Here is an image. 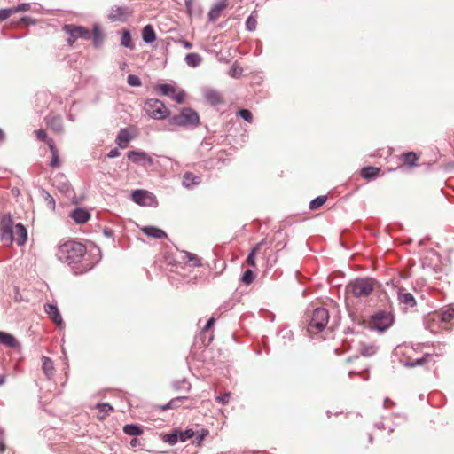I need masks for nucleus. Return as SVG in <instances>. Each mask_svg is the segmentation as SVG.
Returning <instances> with one entry per match:
<instances>
[{
	"label": "nucleus",
	"instance_id": "obj_1",
	"mask_svg": "<svg viewBox=\"0 0 454 454\" xmlns=\"http://www.w3.org/2000/svg\"><path fill=\"white\" fill-rule=\"evenodd\" d=\"M97 254L87 251L86 247L74 240H69L59 247L56 256L63 263H67L72 271L78 275L83 274L93 269L100 260L99 248Z\"/></svg>",
	"mask_w": 454,
	"mask_h": 454
},
{
	"label": "nucleus",
	"instance_id": "obj_2",
	"mask_svg": "<svg viewBox=\"0 0 454 454\" xmlns=\"http://www.w3.org/2000/svg\"><path fill=\"white\" fill-rule=\"evenodd\" d=\"M168 123L184 128H196L200 125V116L194 109L184 107L179 114L169 116Z\"/></svg>",
	"mask_w": 454,
	"mask_h": 454
},
{
	"label": "nucleus",
	"instance_id": "obj_3",
	"mask_svg": "<svg viewBox=\"0 0 454 454\" xmlns=\"http://www.w3.org/2000/svg\"><path fill=\"white\" fill-rule=\"evenodd\" d=\"M145 110L154 120H165L169 118L170 112L164 103L157 98H149L145 101Z\"/></svg>",
	"mask_w": 454,
	"mask_h": 454
},
{
	"label": "nucleus",
	"instance_id": "obj_4",
	"mask_svg": "<svg viewBox=\"0 0 454 454\" xmlns=\"http://www.w3.org/2000/svg\"><path fill=\"white\" fill-rule=\"evenodd\" d=\"M375 281L372 278H356L350 282L348 289L356 298L368 297L374 290Z\"/></svg>",
	"mask_w": 454,
	"mask_h": 454
},
{
	"label": "nucleus",
	"instance_id": "obj_5",
	"mask_svg": "<svg viewBox=\"0 0 454 454\" xmlns=\"http://www.w3.org/2000/svg\"><path fill=\"white\" fill-rule=\"evenodd\" d=\"M62 30L68 35L67 43L69 46H73L78 39L89 40L91 38L90 31L82 26L66 24L63 26Z\"/></svg>",
	"mask_w": 454,
	"mask_h": 454
},
{
	"label": "nucleus",
	"instance_id": "obj_6",
	"mask_svg": "<svg viewBox=\"0 0 454 454\" xmlns=\"http://www.w3.org/2000/svg\"><path fill=\"white\" fill-rule=\"evenodd\" d=\"M329 321V312L326 309L318 307L313 310L311 319L308 325V330L311 332L315 329L317 332L323 331Z\"/></svg>",
	"mask_w": 454,
	"mask_h": 454
},
{
	"label": "nucleus",
	"instance_id": "obj_7",
	"mask_svg": "<svg viewBox=\"0 0 454 454\" xmlns=\"http://www.w3.org/2000/svg\"><path fill=\"white\" fill-rule=\"evenodd\" d=\"M394 319L391 312L380 310L372 316V324L377 331L383 333L393 325Z\"/></svg>",
	"mask_w": 454,
	"mask_h": 454
},
{
	"label": "nucleus",
	"instance_id": "obj_8",
	"mask_svg": "<svg viewBox=\"0 0 454 454\" xmlns=\"http://www.w3.org/2000/svg\"><path fill=\"white\" fill-rule=\"evenodd\" d=\"M131 198L135 203L144 207H155L158 204L156 196L146 190L133 191Z\"/></svg>",
	"mask_w": 454,
	"mask_h": 454
},
{
	"label": "nucleus",
	"instance_id": "obj_9",
	"mask_svg": "<svg viewBox=\"0 0 454 454\" xmlns=\"http://www.w3.org/2000/svg\"><path fill=\"white\" fill-rule=\"evenodd\" d=\"M0 238L3 242L7 244L14 241L13 221L10 215L2 217Z\"/></svg>",
	"mask_w": 454,
	"mask_h": 454
},
{
	"label": "nucleus",
	"instance_id": "obj_10",
	"mask_svg": "<svg viewBox=\"0 0 454 454\" xmlns=\"http://www.w3.org/2000/svg\"><path fill=\"white\" fill-rule=\"evenodd\" d=\"M127 158L129 160L137 164L147 163L150 166L153 164V158L144 151H129L127 153Z\"/></svg>",
	"mask_w": 454,
	"mask_h": 454
},
{
	"label": "nucleus",
	"instance_id": "obj_11",
	"mask_svg": "<svg viewBox=\"0 0 454 454\" xmlns=\"http://www.w3.org/2000/svg\"><path fill=\"white\" fill-rule=\"evenodd\" d=\"M129 14H130V12L128 7L114 6V7H112L111 12L108 14V19L113 22H114V21L124 22L127 20V18Z\"/></svg>",
	"mask_w": 454,
	"mask_h": 454
},
{
	"label": "nucleus",
	"instance_id": "obj_12",
	"mask_svg": "<svg viewBox=\"0 0 454 454\" xmlns=\"http://www.w3.org/2000/svg\"><path fill=\"white\" fill-rule=\"evenodd\" d=\"M397 299L401 304L407 308H413L417 305V301L412 294L407 292L403 287L397 289Z\"/></svg>",
	"mask_w": 454,
	"mask_h": 454
},
{
	"label": "nucleus",
	"instance_id": "obj_13",
	"mask_svg": "<svg viewBox=\"0 0 454 454\" xmlns=\"http://www.w3.org/2000/svg\"><path fill=\"white\" fill-rule=\"evenodd\" d=\"M70 217L78 224L85 223L89 221L90 217V214L88 210L82 208V207H76L74 209L71 214Z\"/></svg>",
	"mask_w": 454,
	"mask_h": 454
},
{
	"label": "nucleus",
	"instance_id": "obj_14",
	"mask_svg": "<svg viewBox=\"0 0 454 454\" xmlns=\"http://www.w3.org/2000/svg\"><path fill=\"white\" fill-rule=\"evenodd\" d=\"M44 311L58 326L63 325L61 315L56 305L51 303L45 304Z\"/></svg>",
	"mask_w": 454,
	"mask_h": 454
},
{
	"label": "nucleus",
	"instance_id": "obj_15",
	"mask_svg": "<svg viewBox=\"0 0 454 454\" xmlns=\"http://www.w3.org/2000/svg\"><path fill=\"white\" fill-rule=\"evenodd\" d=\"M204 98L211 106H217L223 103L222 95L215 90L207 88L204 90Z\"/></svg>",
	"mask_w": 454,
	"mask_h": 454
},
{
	"label": "nucleus",
	"instance_id": "obj_16",
	"mask_svg": "<svg viewBox=\"0 0 454 454\" xmlns=\"http://www.w3.org/2000/svg\"><path fill=\"white\" fill-rule=\"evenodd\" d=\"M14 241L18 246H22L26 243L27 239V231L26 227L19 223L15 225L14 229Z\"/></svg>",
	"mask_w": 454,
	"mask_h": 454
},
{
	"label": "nucleus",
	"instance_id": "obj_17",
	"mask_svg": "<svg viewBox=\"0 0 454 454\" xmlns=\"http://www.w3.org/2000/svg\"><path fill=\"white\" fill-rule=\"evenodd\" d=\"M47 126L57 133L63 131V121L59 115L49 114L45 118Z\"/></svg>",
	"mask_w": 454,
	"mask_h": 454
},
{
	"label": "nucleus",
	"instance_id": "obj_18",
	"mask_svg": "<svg viewBox=\"0 0 454 454\" xmlns=\"http://www.w3.org/2000/svg\"><path fill=\"white\" fill-rule=\"evenodd\" d=\"M131 139L132 136L129 133V129L124 128L121 129L120 131L118 132L115 142L120 148L124 149L128 146Z\"/></svg>",
	"mask_w": 454,
	"mask_h": 454
},
{
	"label": "nucleus",
	"instance_id": "obj_19",
	"mask_svg": "<svg viewBox=\"0 0 454 454\" xmlns=\"http://www.w3.org/2000/svg\"><path fill=\"white\" fill-rule=\"evenodd\" d=\"M201 183V178L192 172H186L183 176L182 185L186 189H192Z\"/></svg>",
	"mask_w": 454,
	"mask_h": 454
},
{
	"label": "nucleus",
	"instance_id": "obj_20",
	"mask_svg": "<svg viewBox=\"0 0 454 454\" xmlns=\"http://www.w3.org/2000/svg\"><path fill=\"white\" fill-rule=\"evenodd\" d=\"M0 343L8 348L20 347L19 341L12 334L2 331H0Z\"/></svg>",
	"mask_w": 454,
	"mask_h": 454
},
{
	"label": "nucleus",
	"instance_id": "obj_21",
	"mask_svg": "<svg viewBox=\"0 0 454 454\" xmlns=\"http://www.w3.org/2000/svg\"><path fill=\"white\" fill-rule=\"evenodd\" d=\"M141 230L144 234L154 239H160L168 237L167 233L163 230L155 226H145Z\"/></svg>",
	"mask_w": 454,
	"mask_h": 454
},
{
	"label": "nucleus",
	"instance_id": "obj_22",
	"mask_svg": "<svg viewBox=\"0 0 454 454\" xmlns=\"http://www.w3.org/2000/svg\"><path fill=\"white\" fill-rule=\"evenodd\" d=\"M91 34L93 45L95 48H99L103 44L104 42V34L100 28L98 24H94L93 30Z\"/></svg>",
	"mask_w": 454,
	"mask_h": 454
},
{
	"label": "nucleus",
	"instance_id": "obj_23",
	"mask_svg": "<svg viewBox=\"0 0 454 454\" xmlns=\"http://www.w3.org/2000/svg\"><path fill=\"white\" fill-rule=\"evenodd\" d=\"M225 7H226L225 0H222V1L218 2L217 4H215L208 12V20L210 21L216 20L220 17L221 12H223V10Z\"/></svg>",
	"mask_w": 454,
	"mask_h": 454
},
{
	"label": "nucleus",
	"instance_id": "obj_24",
	"mask_svg": "<svg viewBox=\"0 0 454 454\" xmlns=\"http://www.w3.org/2000/svg\"><path fill=\"white\" fill-rule=\"evenodd\" d=\"M378 346L374 342L364 343L360 342L359 351L364 356H372L376 354Z\"/></svg>",
	"mask_w": 454,
	"mask_h": 454
},
{
	"label": "nucleus",
	"instance_id": "obj_25",
	"mask_svg": "<svg viewBox=\"0 0 454 454\" xmlns=\"http://www.w3.org/2000/svg\"><path fill=\"white\" fill-rule=\"evenodd\" d=\"M142 39L145 43H153L156 40V33L152 25L148 24L144 27Z\"/></svg>",
	"mask_w": 454,
	"mask_h": 454
},
{
	"label": "nucleus",
	"instance_id": "obj_26",
	"mask_svg": "<svg viewBox=\"0 0 454 454\" xmlns=\"http://www.w3.org/2000/svg\"><path fill=\"white\" fill-rule=\"evenodd\" d=\"M380 169L377 167L367 166L361 169V176L364 179L371 180L375 178L380 173Z\"/></svg>",
	"mask_w": 454,
	"mask_h": 454
},
{
	"label": "nucleus",
	"instance_id": "obj_27",
	"mask_svg": "<svg viewBox=\"0 0 454 454\" xmlns=\"http://www.w3.org/2000/svg\"><path fill=\"white\" fill-rule=\"evenodd\" d=\"M185 63L192 67H197L202 62V58L199 53L191 52L185 55Z\"/></svg>",
	"mask_w": 454,
	"mask_h": 454
},
{
	"label": "nucleus",
	"instance_id": "obj_28",
	"mask_svg": "<svg viewBox=\"0 0 454 454\" xmlns=\"http://www.w3.org/2000/svg\"><path fill=\"white\" fill-rule=\"evenodd\" d=\"M42 361H43V370L44 372V373L46 374V376L48 378H50L51 376L53 375V372H54V364H53V361L47 357V356H43L42 357Z\"/></svg>",
	"mask_w": 454,
	"mask_h": 454
},
{
	"label": "nucleus",
	"instance_id": "obj_29",
	"mask_svg": "<svg viewBox=\"0 0 454 454\" xmlns=\"http://www.w3.org/2000/svg\"><path fill=\"white\" fill-rule=\"evenodd\" d=\"M123 432L131 436H137L142 434L143 430L137 424H127L123 427Z\"/></svg>",
	"mask_w": 454,
	"mask_h": 454
},
{
	"label": "nucleus",
	"instance_id": "obj_30",
	"mask_svg": "<svg viewBox=\"0 0 454 454\" xmlns=\"http://www.w3.org/2000/svg\"><path fill=\"white\" fill-rule=\"evenodd\" d=\"M265 243V240H262L261 242L257 243L255 247L252 248L250 253L248 254L247 257V262L251 265L252 267L255 266V255L259 248Z\"/></svg>",
	"mask_w": 454,
	"mask_h": 454
},
{
	"label": "nucleus",
	"instance_id": "obj_31",
	"mask_svg": "<svg viewBox=\"0 0 454 454\" xmlns=\"http://www.w3.org/2000/svg\"><path fill=\"white\" fill-rule=\"evenodd\" d=\"M48 145H49L51 153V160L50 162V166L52 168H58V167H59V159L57 150L53 145L52 140L48 141Z\"/></svg>",
	"mask_w": 454,
	"mask_h": 454
},
{
	"label": "nucleus",
	"instance_id": "obj_32",
	"mask_svg": "<svg viewBox=\"0 0 454 454\" xmlns=\"http://www.w3.org/2000/svg\"><path fill=\"white\" fill-rule=\"evenodd\" d=\"M162 441L164 442H168L169 445H175L179 441V434L178 430L175 429L170 434H164L162 436Z\"/></svg>",
	"mask_w": 454,
	"mask_h": 454
},
{
	"label": "nucleus",
	"instance_id": "obj_33",
	"mask_svg": "<svg viewBox=\"0 0 454 454\" xmlns=\"http://www.w3.org/2000/svg\"><path fill=\"white\" fill-rule=\"evenodd\" d=\"M256 11H254L246 20V28L249 32H254L257 27Z\"/></svg>",
	"mask_w": 454,
	"mask_h": 454
},
{
	"label": "nucleus",
	"instance_id": "obj_34",
	"mask_svg": "<svg viewBox=\"0 0 454 454\" xmlns=\"http://www.w3.org/2000/svg\"><path fill=\"white\" fill-rule=\"evenodd\" d=\"M156 90H158L162 96L171 97L175 92V88L171 84L164 83L158 84L156 86Z\"/></svg>",
	"mask_w": 454,
	"mask_h": 454
},
{
	"label": "nucleus",
	"instance_id": "obj_35",
	"mask_svg": "<svg viewBox=\"0 0 454 454\" xmlns=\"http://www.w3.org/2000/svg\"><path fill=\"white\" fill-rule=\"evenodd\" d=\"M418 157L415 153L408 152L402 154V160L404 164L409 166H415Z\"/></svg>",
	"mask_w": 454,
	"mask_h": 454
},
{
	"label": "nucleus",
	"instance_id": "obj_36",
	"mask_svg": "<svg viewBox=\"0 0 454 454\" xmlns=\"http://www.w3.org/2000/svg\"><path fill=\"white\" fill-rule=\"evenodd\" d=\"M326 200H327V197L325 195H321V196H317V197L314 198L309 202V209H311V210L317 209L318 207H320L321 206H323L325 203Z\"/></svg>",
	"mask_w": 454,
	"mask_h": 454
},
{
	"label": "nucleus",
	"instance_id": "obj_37",
	"mask_svg": "<svg viewBox=\"0 0 454 454\" xmlns=\"http://www.w3.org/2000/svg\"><path fill=\"white\" fill-rule=\"evenodd\" d=\"M121 45L126 48L133 49L134 45L131 42V35L129 31L124 30L121 38Z\"/></svg>",
	"mask_w": 454,
	"mask_h": 454
},
{
	"label": "nucleus",
	"instance_id": "obj_38",
	"mask_svg": "<svg viewBox=\"0 0 454 454\" xmlns=\"http://www.w3.org/2000/svg\"><path fill=\"white\" fill-rule=\"evenodd\" d=\"M454 318V307H449L441 311V319L443 322H450Z\"/></svg>",
	"mask_w": 454,
	"mask_h": 454
},
{
	"label": "nucleus",
	"instance_id": "obj_39",
	"mask_svg": "<svg viewBox=\"0 0 454 454\" xmlns=\"http://www.w3.org/2000/svg\"><path fill=\"white\" fill-rule=\"evenodd\" d=\"M41 194L43 198L44 199V201L46 202L47 206L51 208L52 210H55V200L54 198L44 189L41 190Z\"/></svg>",
	"mask_w": 454,
	"mask_h": 454
},
{
	"label": "nucleus",
	"instance_id": "obj_40",
	"mask_svg": "<svg viewBox=\"0 0 454 454\" xmlns=\"http://www.w3.org/2000/svg\"><path fill=\"white\" fill-rule=\"evenodd\" d=\"M179 434V441L182 442H186L187 440L192 438L195 435V432L192 429H185L184 431L178 430Z\"/></svg>",
	"mask_w": 454,
	"mask_h": 454
},
{
	"label": "nucleus",
	"instance_id": "obj_41",
	"mask_svg": "<svg viewBox=\"0 0 454 454\" xmlns=\"http://www.w3.org/2000/svg\"><path fill=\"white\" fill-rule=\"evenodd\" d=\"M208 435V430L202 428L200 431L195 433V437L193 443L196 445H200L204 439Z\"/></svg>",
	"mask_w": 454,
	"mask_h": 454
},
{
	"label": "nucleus",
	"instance_id": "obj_42",
	"mask_svg": "<svg viewBox=\"0 0 454 454\" xmlns=\"http://www.w3.org/2000/svg\"><path fill=\"white\" fill-rule=\"evenodd\" d=\"M184 254H185V257L187 258V260L192 262V266H193V267L201 266L200 259L195 254H192V253H190L187 251H185Z\"/></svg>",
	"mask_w": 454,
	"mask_h": 454
},
{
	"label": "nucleus",
	"instance_id": "obj_43",
	"mask_svg": "<svg viewBox=\"0 0 454 454\" xmlns=\"http://www.w3.org/2000/svg\"><path fill=\"white\" fill-rule=\"evenodd\" d=\"M254 279V273L252 270H247L241 277V281L246 285H250Z\"/></svg>",
	"mask_w": 454,
	"mask_h": 454
},
{
	"label": "nucleus",
	"instance_id": "obj_44",
	"mask_svg": "<svg viewBox=\"0 0 454 454\" xmlns=\"http://www.w3.org/2000/svg\"><path fill=\"white\" fill-rule=\"evenodd\" d=\"M96 409L104 414H108L110 411L114 410L113 406L108 403H100L96 405Z\"/></svg>",
	"mask_w": 454,
	"mask_h": 454
},
{
	"label": "nucleus",
	"instance_id": "obj_45",
	"mask_svg": "<svg viewBox=\"0 0 454 454\" xmlns=\"http://www.w3.org/2000/svg\"><path fill=\"white\" fill-rule=\"evenodd\" d=\"M238 115L247 122H251L253 120V114L248 109H239L238 111Z\"/></svg>",
	"mask_w": 454,
	"mask_h": 454
},
{
	"label": "nucleus",
	"instance_id": "obj_46",
	"mask_svg": "<svg viewBox=\"0 0 454 454\" xmlns=\"http://www.w3.org/2000/svg\"><path fill=\"white\" fill-rule=\"evenodd\" d=\"M127 82L131 87H137L141 85V80L136 74H129L127 77Z\"/></svg>",
	"mask_w": 454,
	"mask_h": 454
},
{
	"label": "nucleus",
	"instance_id": "obj_47",
	"mask_svg": "<svg viewBox=\"0 0 454 454\" xmlns=\"http://www.w3.org/2000/svg\"><path fill=\"white\" fill-rule=\"evenodd\" d=\"M185 385H187V390L189 391L190 390V384L186 381L185 379H183V380H176V381H174L173 384H172V387L174 389L176 390H181L182 388H184L185 387Z\"/></svg>",
	"mask_w": 454,
	"mask_h": 454
},
{
	"label": "nucleus",
	"instance_id": "obj_48",
	"mask_svg": "<svg viewBox=\"0 0 454 454\" xmlns=\"http://www.w3.org/2000/svg\"><path fill=\"white\" fill-rule=\"evenodd\" d=\"M242 68H240L239 67L236 66L235 64L231 67V69L229 70V75L231 76V77H234V78H239V76H241L242 74Z\"/></svg>",
	"mask_w": 454,
	"mask_h": 454
},
{
	"label": "nucleus",
	"instance_id": "obj_49",
	"mask_svg": "<svg viewBox=\"0 0 454 454\" xmlns=\"http://www.w3.org/2000/svg\"><path fill=\"white\" fill-rule=\"evenodd\" d=\"M179 405V399H171L167 404L160 406L162 411H166L168 409H176Z\"/></svg>",
	"mask_w": 454,
	"mask_h": 454
},
{
	"label": "nucleus",
	"instance_id": "obj_50",
	"mask_svg": "<svg viewBox=\"0 0 454 454\" xmlns=\"http://www.w3.org/2000/svg\"><path fill=\"white\" fill-rule=\"evenodd\" d=\"M30 9V4L27 3H22L17 6L12 7V13L18 12H27Z\"/></svg>",
	"mask_w": 454,
	"mask_h": 454
},
{
	"label": "nucleus",
	"instance_id": "obj_51",
	"mask_svg": "<svg viewBox=\"0 0 454 454\" xmlns=\"http://www.w3.org/2000/svg\"><path fill=\"white\" fill-rule=\"evenodd\" d=\"M12 14V8L0 9V22L5 20Z\"/></svg>",
	"mask_w": 454,
	"mask_h": 454
},
{
	"label": "nucleus",
	"instance_id": "obj_52",
	"mask_svg": "<svg viewBox=\"0 0 454 454\" xmlns=\"http://www.w3.org/2000/svg\"><path fill=\"white\" fill-rule=\"evenodd\" d=\"M230 395H231L230 392H227V393H225L223 395H217L215 397V400H216V402L218 403H221L223 405H226L229 403Z\"/></svg>",
	"mask_w": 454,
	"mask_h": 454
},
{
	"label": "nucleus",
	"instance_id": "obj_53",
	"mask_svg": "<svg viewBox=\"0 0 454 454\" xmlns=\"http://www.w3.org/2000/svg\"><path fill=\"white\" fill-rule=\"evenodd\" d=\"M426 362H427V357L424 356V357H421V358H418V359L414 360L411 363H408V364H406V365L408 367L420 366V365L425 364Z\"/></svg>",
	"mask_w": 454,
	"mask_h": 454
},
{
	"label": "nucleus",
	"instance_id": "obj_54",
	"mask_svg": "<svg viewBox=\"0 0 454 454\" xmlns=\"http://www.w3.org/2000/svg\"><path fill=\"white\" fill-rule=\"evenodd\" d=\"M184 95H185L184 91H181L177 94H175V92H174L170 98L172 99H174L176 103L182 104L184 100Z\"/></svg>",
	"mask_w": 454,
	"mask_h": 454
},
{
	"label": "nucleus",
	"instance_id": "obj_55",
	"mask_svg": "<svg viewBox=\"0 0 454 454\" xmlns=\"http://www.w3.org/2000/svg\"><path fill=\"white\" fill-rule=\"evenodd\" d=\"M35 137L40 141H45L47 139V133L44 129H37L35 131Z\"/></svg>",
	"mask_w": 454,
	"mask_h": 454
},
{
	"label": "nucleus",
	"instance_id": "obj_56",
	"mask_svg": "<svg viewBox=\"0 0 454 454\" xmlns=\"http://www.w3.org/2000/svg\"><path fill=\"white\" fill-rule=\"evenodd\" d=\"M176 43H181L185 49H191L192 47V43L182 38L176 41Z\"/></svg>",
	"mask_w": 454,
	"mask_h": 454
},
{
	"label": "nucleus",
	"instance_id": "obj_57",
	"mask_svg": "<svg viewBox=\"0 0 454 454\" xmlns=\"http://www.w3.org/2000/svg\"><path fill=\"white\" fill-rule=\"evenodd\" d=\"M120 155V151L118 148L111 149L110 152L107 153L108 158H116Z\"/></svg>",
	"mask_w": 454,
	"mask_h": 454
},
{
	"label": "nucleus",
	"instance_id": "obj_58",
	"mask_svg": "<svg viewBox=\"0 0 454 454\" xmlns=\"http://www.w3.org/2000/svg\"><path fill=\"white\" fill-rule=\"evenodd\" d=\"M20 21L26 23L27 25L35 24V20L27 16L22 17Z\"/></svg>",
	"mask_w": 454,
	"mask_h": 454
},
{
	"label": "nucleus",
	"instance_id": "obj_59",
	"mask_svg": "<svg viewBox=\"0 0 454 454\" xmlns=\"http://www.w3.org/2000/svg\"><path fill=\"white\" fill-rule=\"evenodd\" d=\"M214 324H215V318L210 317L204 326V331L209 330L213 326Z\"/></svg>",
	"mask_w": 454,
	"mask_h": 454
},
{
	"label": "nucleus",
	"instance_id": "obj_60",
	"mask_svg": "<svg viewBox=\"0 0 454 454\" xmlns=\"http://www.w3.org/2000/svg\"><path fill=\"white\" fill-rule=\"evenodd\" d=\"M104 235L108 237V238H111V237L114 236V231L111 229H105L104 230Z\"/></svg>",
	"mask_w": 454,
	"mask_h": 454
},
{
	"label": "nucleus",
	"instance_id": "obj_61",
	"mask_svg": "<svg viewBox=\"0 0 454 454\" xmlns=\"http://www.w3.org/2000/svg\"><path fill=\"white\" fill-rule=\"evenodd\" d=\"M5 450V444L4 442V437L2 439H0V453H4V451Z\"/></svg>",
	"mask_w": 454,
	"mask_h": 454
},
{
	"label": "nucleus",
	"instance_id": "obj_62",
	"mask_svg": "<svg viewBox=\"0 0 454 454\" xmlns=\"http://www.w3.org/2000/svg\"><path fill=\"white\" fill-rule=\"evenodd\" d=\"M6 382V375L3 374L0 376V387H2Z\"/></svg>",
	"mask_w": 454,
	"mask_h": 454
},
{
	"label": "nucleus",
	"instance_id": "obj_63",
	"mask_svg": "<svg viewBox=\"0 0 454 454\" xmlns=\"http://www.w3.org/2000/svg\"><path fill=\"white\" fill-rule=\"evenodd\" d=\"M70 188V185L68 184H64L62 186V191L65 192H67Z\"/></svg>",
	"mask_w": 454,
	"mask_h": 454
},
{
	"label": "nucleus",
	"instance_id": "obj_64",
	"mask_svg": "<svg viewBox=\"0 0 454 454\" xmlns=\"http://www.w3.org/2000/svg\"><path fill=\"white\" fill-rule=\"evenodd\" d=\"M137 442H138L137 439V438H133V439H131V441H130V445H131L132 447H136V446H137Z\"/></svg>",
	"mask_w": 454,
	"mask_h": 454
}]
</instances>
